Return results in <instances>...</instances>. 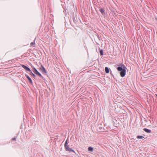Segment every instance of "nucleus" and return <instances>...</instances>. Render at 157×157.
<instances>
[{"mask_svg": "<svg viewBox=\"0 0 157 157\" xmlns=\"http://www.w3.org/2000/svg\"><path fill=\"white\" fill-rule=\"evenodd\" d=\"M100 53L101 55H102L103 54V52L102 50H101L100 51Z\"/></svg>", "mask_w": 157, "mask_h": 157, "instance_id": "obj_15", "label": "nucleus"}, {"mask_svg": "<svg viewBox=\"0 0 157 157\" xmlns=\"http://www.w3.org/2000/svg\"><path fill=\"white\" fill-rule=\"evenodd\" d=\"M100 12L102 13L104 12V10L102 8H101L100 10Z\"/></svg>", "mask_w": 157, "mask_h": 157, "instance_id": "obj_11", "label": "nucleus"}, {"mask_svg": "<svg viewBox=\"0 0 157 157\" xmlns=\"http://www.w3.org/2000/svg\"><path fill=\"white\" fill-rule=\"evenodd\" d=\"M105 71L106 73H109V70L107 67H105Z\"/></svg>", "mask_w": 157, "mask_h": 157, "instance_id": "obj_8", "label": "nucleus"}, {"mask_svg": "<svg viewBox=\"0 0 157 157\" xmlns=\"http://www.w3.org/2000/svg\"><path fill=\"white\" fill-rule=\"evenodd\" d=\"M30 71V75H32L33 77H35L36 76L34 74L33 72H32L31 71Z\"/></svg>", "mask_w": 157, "mask_h": 157, "instance_id": "obj_12", "label": "nucleus"}, {"mask_svg": "<svg viewBox=\"0 0 157 157\" xmlns=\"http://www.w3.org/2000/svg\"><path fill=\"white\" fill-rule=\"evenodd\" d=\"M25 76L27 78L28 80H29L30 82L32 84L33 83L31 79V78H30V77L27 75L25 74Z\"/></svg>", "mask_w": 157, "mask_h": 157, "instance_id": "obj_6", "label": "nucleus"}, {"mask_svg": "<svg viewBox=\"0 0 157 157\" xmlns=\"http://www.w3.org/2000/svg\"><path fill=\"white\" fill-rule=\"evenodd\" d=\"M65 148L67 151L69 152H72L74 153L75 152V151L74 150L72 149L71 148H69L68 145L66 146H64Z\"/></svg>", "mask_w": 157, "mask_h": 157, "instance_id": "obj_3", "label": "nucleus"}, {"mask_svg": "<svg viewBox=\"0 0 157 157\" xmlns=\"http://www.w3.org/2000/svg\"><path fill=\"white\" fill-rule=\"evenodd\" d=\"M16 140V139L15 138H13L11 140Z\"/></svg>", "mask_w": 157, "mask_h": 157, "instance_id": "obj_16", "label": "nucleus"}, {"mask_svg": "<svg viewBox=\"0 0 157 157\" xmlns=\"http://www.w3.org/2000/svg\"><path fill=\"white\" fill-rule=\"evenodd\" d=\"M144 138V136H137V138L138 139H143Z\"/></svg>", "mask_w": 157, "mask_h": 157, "instance_id": "obj_9", "label": "nucleus"}, {"mask_svg": "<svg viewBox=\"0 0 157 157\" xmlns=\"http://www.w3.org/2000/svg\"><path fill=\"white\" fill-rule=\"evenodd\" d=\"M67 144H68L67 140L65 142V144H64V146L68 145H67Z\"/></svg>", "mask_w": 157, "mask_h": 157, "instance_id": "obj_13", "label": "nucleus"}, {"mask_svg": "<svg viewBox=\"0 0 157 157\" xmlns=\"http://www.w3.org/2000/svg\"><path fill=\"white\" fill-rule=\"evenodd\" d=\"M21 66L25 70L28 71H31L29 67H27V66H26L24 65H23V64L21 65Z\"/></svg>", "mask_w": 157, "mask_h": 157, "instance_id": "obj_5", "label": "nucleus"}, {"mask_svg": "<svg viewBox=\"0 0 157 157\" xmlns=\"http://www.w3.org/2000/svg\"><path fill=\"white\" fill-rule=\"evenodd\" d=\"M126 67L124 65H123V67H117V69L118 71H121L120 72V75L121 77H124L126 74Z\"/></svg>", "mask_w": 157, "mask_h": 157, "instance_id": "obj_1", "label": "nucleus"}, {"mask_svg": "<svg viewBox=\"0 0 157 157\" xmlns=\"http://www.w3.org/2000/svg\"><path fill=\"white\" fill-rule=\"evenodd\" d=\"M33 71L34 73L36 75L40 77H42V76L41 74L37 71V70L34 67L33 68Z\"/></svg>", "mask_w": 157, "mask_h": 157, "instance_id": "obj_2", "label": "nucleus"}, {"mask_svg": "<svg viewBox=\"0 0 157 157\" xmlns=\"http://www.w3.org/2000/svg\"><path fill=\"white\" fill-rule=\"evenodd\" d=\"M40 70L44 73H46L47 71L46 70L44 67L42 65L40 67Z\"/></svg>", "mask_w": 157, "mask_h": 157, "instance_id": "obj_4", "label": "nucleus"}, {"mask_svg": "<svg viewBox=\"0 0 157 157\" xmlns=\"http://www.w3.org/2000/svg\"><path fill=\"white\" fill-rule=\"evenodd\" d=\"M93 148L91 147H90L88 148V150L89 151H93Z\"/></svg>", "mask_w": 157, "mask_h": 157, "instance_id": "obj_10", "label": "nucleus"}, {"mask_svg": "<svg viewBox=\"0 0 157 157\" xmlns=\"http://www.w3.org/2000/svg\"><path fill=\"white\" fill-rule=\"evenodd\" d=\"M35 42H31V43H30V45L31 46H32L33 45H35Z\"/></svg>", "mask_w": 157, "mask_h": 157, "instance_id": "obj_14", "label": "nucleus"}, {"mask_svg": "<svg viewBox=\"0 0 157 157\" xmlns=\"http://www.w3.org/2000/svg\"><path fill=\"white\" fill-rule=\"evenodd\" d=\"M144 131H145V132H147V133H149L151 132V130L149 129H148L147 128H144Z\"/></svg>", "mask_w": 157, "mask_h": 157, "instance_id": "obj_7", "label": "nucleus"}, {"mask_svg": "<svg viewBox=\"0 0 157 157\" xmlns=\"http://www.w3.org/2000/svg\"><path fill=\"white\" fill-rule=\"evenodd\" d=\"M156 96H157V94H156Z\"/></svg>", "mask_w": 157, "mask_h": 157, "instance_id": "obj_17", "label": "nucleus"}]
</instances>
